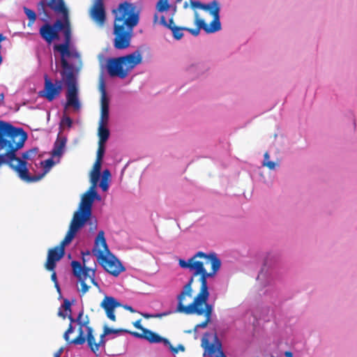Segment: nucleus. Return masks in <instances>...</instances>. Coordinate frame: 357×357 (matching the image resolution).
<instances>
[{
    "instance_id": "obj_46",
    "label": "nucleus",
    "mask_w": 357,
    "mask_h": 357,
    "mask_svg": "<svg viewBox=\"0 0 357 357\" xmlns=\"http://www.w3.org/2000/svg\"><path fill=\"white\" fill-rule=\"evenodd\" d=\"M63 351V348H60L56 352L54 353V357H60Z\"/></svg>"
},
{
    "instance_id": "obj_38",
    "label": "nucleus",
    "mask_w": 357,
    "mask_h": 357,
    "mask_svg": "<svg viewBox=\"0 0 357 357\" xmlns=\"http://www.w3.org/2000/svg\"><path fill=\"white\" fill-rule=\"evenodd\" d=\"M100 187L102 188L103 191H106L108 189V181L105 179H102L100 183Z\"/></svg>"
},
{
    "instance_id": "obj_39",
    "label": "nucleus",
    "mask_w": 357,
    "mask_h": 357,
    "mask_svg": "<svg viewBox=\"0 0 357 357\" xmlns=\"http://www.w3.org/2000/svg\"><path fill=\"white\" fill-rule=\"evenodd\" d=\"M263 165L267 167L270 169H274L275 167V163L272 161L263 162Z\"/></svg>"
},
{
    "instance_id": "obj_45",
    "label": "nucleus",
    "mask_w": 357,
    "mask_h": 357,
    "mask_svg": "<svg viewBox=\"0 0 357 357\" xmlns=\"http://www.w3.org/2000/svg\"><path fill=\"white\" fill-rule=\"evenodd\" d=\"M45 163V167H51L54 164V162L52 159H47L44 161Z\"/></svg>"
},
{
    "instance_id": "obj_54",
    "label": "nucleus",
    "mask_w": 357,
    "mask_h": 357,
    "mask_svg": "<svg viewBox=\"0 0 357 357\" xmlns=\"http://www.w3.org/2000/svg\"><path fill=\"white\" fill-rule=\"evenodd\" d=\"M96 2H99V0H95ZM100 3H103V0H100Z\"/></svg>"
},
{
    "instance_id": "obj_19",
    "label": "nucleus",
    "mask_w": 357,
    "mask_h": 357,
    "mask_svg": "<svg viewBox=\"0 0 357 357\" xmlns=\"http://www.w3.org/2000/svg\"><path fill=\"white\" fill-rule=\"evenodd\" d=\"M101 100H100V117L98 123H108L109 121V101L107 96L105 85L103 83L100 85Z\"/></svg>"
},
{
    "instance_id": "obj_56",
    "label": "nucleus",
    "mask_w": 357,
    "mask_h": 357,
    "mask_svg": "<svg viewBox=\"0 0 357 357\" xmlns=\"http://www.w3.org/2000/svg\"><path fill=\"white\" fill-rule=\"evenodd\" d=\"M184 7H185V8H187V7H188V3H185Z\"/></svg>"
},
{
    "instance_id": "obj_52",
    "label": "nucleus",
    "mask_w": 357,
    "mask_h": 357,
    "mask_svg": "<svg viewBox=\"0 0 357 357\" xmlns=\"http://www.w3.org/2000/svg\"><path fill=\"white\" fill-rule=\"evenodd\" d=\"M68 314H72L71 307H70V310H68Z\"/></svg>"
},
{
    "instance_id": "obj_26",
    "label": "nucleus",
    "mask_w": 357,
    "mask_h": 357,
    "mask_svg": "<svg viewBox=\"0 0 357 357\" xmlns=\"http://www.w3.org/2000/svg\"><path fill=\"white\" fill-rule=\"evenodd\" d=\"M160 24L161 25H162L163 26L169 29V30L173 29V27L176 26L174 24V14L169 18V22L166 21V19L164 16H161L160 20Z\"/></svg>"
},
{
    "instance_id": "obj_44",
    "label": "nucleus",
    "mask_w": 357,
    "mask_h": 357,
    "mask_svg": "<svg viewBox=\"0 0 357 357\" xmlns=\"http://www.w3.org/2000/svg\"><path fill=\"white\" fill-rule=\"evenodd\" d=\"M58 316L62 317L63 319H66L68 316V313L66 312H63L61 309H59L58 312Z\"/></svg>"
},
{
    "instance_id": "obj_21",
    "label": "nucleus",
    "mask_w": 357,
    "mask_h": 357,
    "mask_svg": "<svg viewBox=\"0 0 357 357\" xmlns=\"http://www.w3.org/2000/svg\"><path fill=\"white\" fill-rule=\"evenodd\" d=\"M203 312L202 314H196L197 315H204L205 320L200 324H198L195 327V331H197L199 328H206L208 324L211 321V314L213 312V306L208 303L202 306Z\"/></svg>"
},
{
    "instance_id": "obj_40",
    "label": "nucleus",
    "mask_w": 357,
    "mask_h": 357,
    "mask_svg": "<svg viewBox=\"0 0 357 357\" xmlns=\"http://www.w3.org/2000/svg\"><path fill=\"white\" fill-rule=\"evenodd\" d=\"M133 325L136 328L142 330V332H143V329H146L145 328L142 327V326L141 325V319L137 320L135 322L133 323Z\"/></svg>"
},
{
    "instance_id": "obj_48",
    "label": "nucleus",
    "mask_w": 357,
    "mask_h": 357,
    "mask_svg": "<svg viewBox=\"0 0 357 357\" xmlns=\"http://www.w3.org/2000/svg\"><path fill=\"white\" fill-rule=\"evenodd\" d=\"M264 162H268V161H269V160H268V159H269V154H268V152H266V153H264Z\"/></svg>"
},
{
    "instance_id": "obj_23",
    "label": "nucleus",
    "mask_w": 357,
    "mask_h": 357,
    "mask_svg": "<svg viewBox=\"0 0 357 357\" xmlns=\"http://www.w3.org/2000/svg\"><path fill=\"white\" fill-rule=\"evenodd\" d=\"M206 351L209 357H226L221 349L220 343L209 344L206 347Z\"/></svg>"
},
{
    "instance_id": "obj_36",
    "label": "nucleus",
    "mask_w": 357,
    "mask_h": 357,
    "mask_svg": "<svg viewBox=\"0 0 357 357\" xmlns=\"http://www.w3.org/2000/svg\"><path fill=\"white\" fill-rule=\"evenodd\" d=\"M101 162H102V161L96 160V162L93 165V170L91 172L100 174Z\"/></svg>"
},
{
    "instance_id": "obj_51",
    "label": "nucleus",
    "mask_w": 357,
    "mask_h": 357,
    "mask_svg": "<svg viewBox=\"0 0 357 357\" xmlns=\"http://www.w3.org/2000/svg\"><path fill=\"white\" fill-rule=\"evenodd\" d=\"M54 287H56V290L60 292V287L58 282L54 283Z\"/></svg>"
},
{
    "instance_id": "obj_17",
    "label": "nucleus",
    "mask_w": 357,
    "mask_h": 357,
    "mask_svg": "<svg viewBox=\"0 0 357 357\" xmlns=\"http://www.w3.org/2000/svg\"><path fill=\"white\" fill-rule=\"evenodd\" d=\"M122 305L114 297L106 296L100 303L106 313L107 317L112 321H116L114 310L116 307H121Z\"/></svg>"
},
{
    "instance_id": "obj_5",
    "label": "nucleus",
    "mask_w": 357,
    "mask_h": 357,
    "mask_svg": "<svg viewBox=\"0 0 357 357\" xmlns=\"http://www.w3.org/2000/svg\"><path fill=\"white\" fill-rule=\"evenodd\" d=\"M192 279H190L177 296L176 312L185 314H202L203 312L202 306L207 303L210 295L208 288L200 285L199 291L195 296L192 302L187 305H185L188 299L192 296Z\"/></svg>"
},
{
    "instance_id": "obj_24",
    "label": "nucleus",
    "mask_w": 357,
    "mask_h": 357,
    "mask_svg": "<svg viewBox=\"0 0 357 357\" xmlns=\"http://www.w3.org/2000/svg\"><path fill=\"white\" fill-rule=\"evenodd\" d=\"M107 123H98V143L105 144L109 137V130L107 128Z\"/></svg>"
},
{
    "instance_id": "obj_11",
    "label": "nucleus",
    "mask_w": 357,
    "mask_h": 357,
    "mask_svg": "<svg viewBox=\"0 0 357 357\" xmlns=\"http://www.w3.org/2000/svg\"><path fill=\"white\" fill-rule=\"evenodd\" d=\"M83 315L84 311L82 310L79 312L77 319L73 318L72 314H68L67 316L70 321V324L73 325V323L77 322L79 326L78 335L71 340V342L75 345H82L86 342V337L83 328H85L86 331H87V326H89L90 320L87 315H86L84 318H82Z\"/></svg>"
},
{
    "instance_id": "obj_34",
    "label": "nucleus",
    "mask_w": 357,
    "mask_h": 357,
    "mask_svg": "<svg viewBox=\"0 0 357 357\" xmlns=\"http://www.w3.org/2000/svg\"><path fill=\"white\" fill-rule=\"evenodd\" d=\"M61 125L66 126L68 128H71L73 125V120L68 116H64L61 121Z\"/></svg>"
},
{
    "instance_id": "obj_13",
    "label": "nucleus",
    "mask_w": 357,
    "mask_h": 357,
    "mask_svg": "<svg viewBox=\"0 0 357 357\" xmlns=\"http://www.w3.org/2000/svg\"><path fill=\"white\" fill-rule=\"evenodd\" d=\"M195 23L197 26L195 29L188 28L185 26H175L172 29V35L174 39L181 40L183 36V31H187L194 36H197L199 34L200 29L206 30L204 26V20L199 18V15L197 12L195 13Z\"/></svg>"
},
{
    "instance_id": "obj_3",
    "label": "nucleus",
    "mask_w": 357,
    "mask_h": 357,
    "mask_svg": "<svg viewBox=\"0 0 357 357\" xmlns=\"http://www.w3.org/2000/svg\"><path fill=\"white\" fill-rule=\"evenodd\" d=\"M114 13V46L117 50H124L130 45L133 29L139 21V13L136 6L128 1L120 3Z\"/></svg>"
},
{
    "instance_id": "obj_41",
    "label": "nucleus",
    "mask_w": 357,
    "mask_h": 357,
    "mask_svg": "<svg viewBox=\"0 0 357 357\" xmlns=\"http://www.w3.org/2000/svg\"><path fill=\"white\" fill-rule=\"evenodd\" d=\"M110 176H111V174H110L109 171L108 169H105L103 171L102 179H105V180L108 181V179L110 177Z\"/></svg>"
},
{
    "instance_id": "obj_25",
    "label": "nucleus",
    "mask_w": 357,
    "mask_h": 357,
    "mask_svg": "<svg viewBox=\"0 0 357 357\" xmlns=\"http://www.w3.org/2000/svg\"><path fill=\"white\" fill-rule=\"evenodd\" d=\"M23 10H24V12L26 14V17L29 19L28 25L31 26L35 22V21L36 20V13L33 10H32L26 7H24Z\"/></svg>"
},
{
    "instance_id": "obj_18",
    "label": "nucleus",
    "mask_w": 357,
    "mask_h": 357,
    "mask_svg": "<svg viewBox=\"0 0 357 357\" xmlns=\"http://www.w3.org/2000/svg\"><path fill=\"white\" fill-rule=\"evenodd\" d=\"M91 19L100 26H102L106 21V14L104 3L94 1L90 10Z\"/></svg>"
},
{
    "instance_id": "obj_14",
    "label": "nucleus",
    "mask_w": 357,
    "mask_h": 357,
    "mask_svg": "<svg viewBox=\"0 0 357 357\" xmlns=\"http://www.w3.org/2000/svg\"><path fill=\"white\" fill-rule=\"evenodd\" d=\"M107 335H105V330L103 329V333L100 336V340L98 342H96L95 336L93 335V330L89 326H87L86 335H85L86 342H87L88 346L90 349L98 356H99L97 352L98 351L100 347H105L106 341L105 337Z\"/></svg>"
},
{
    "instance_id": "obj_55",
    "label": "nucleus",
    "mask_w": 357,
    "mask_h": 357,
    "mask_svg": "<svg viewBox=\"0 0 357 357\" xmlns=\"http://www.w3.org/2000/svg\"><path fill=\"white\" fill-rule=\"evenodd\" d=\"M210 265V264H204V267L206 268V266Z\"/></svg>"
},
{
    "instance_id": "obj_8",
    "label": "nucleus",
    "mask_w": 357,
    "mask_h": 357,
    "mask_svg": "<svg viewBox=\"0 0 357 357\" xmlns=\"http://www.w3.org/2000/svg\"><path fill=\"white\" fill-rule=\"evenodd\" d=\"M83 264L77 261H73L71 266L73 275L78 279L81 284V296L84 295L90 289V285L87 284L89 280L96 287L99 288L98 282L95 280V269L89 268L86 266V260L83 258Z\"/></svg>"
},
{
    "instance_id": "obj_43",
    "label": "nucleus",
    "mask_w": 357,
    "mask_h": 357,
    "mask_svg": "<svg viewBox=\"0 0 357 357\" xmlns=\"http://www.w3.org/2000/svg\"><path fill=\"white\" fill-rule=\"evenodd\" d=\"M50 271L52 272L51 280L54 282V283L58 282L55 269Z\"/></svg>"
},
{
    "instance_id": "obj_27",
    "label": "nucleus",
    "mask_w": 357,
    "mask_h": 357,
    "mask_svg": "<svg viewBox=\"0 0 357 357\" xmlns=\"http://www.w3.org/2000/svg\"><path fill=\"white\" fill-rule=\"evenodd\" d=\"M38 150L37 149H30L22 153V158L21 160H23L26 162V165H27V162L25 161L26 160H31L33 156L37 154ZM20 160V158H19ZM27 167V166H26ZM28 169V168H26Z\"/></svg>"
},
{
    "instance_id": "obj_53",
    "label": "nucleus",
    "mask_w": 357,
    "mask_h": 357,
    "mask_svg": "<svg viewBox=\"0 0 357 357\" xmlns=\"http://www.w3.org/2000/svg\"><path fill=\"white\" fill-rule=\"evenodd\" d=\"M3 98H4L3 94H0V100H3Z\"/></svg>"
},
{
    "instance_id": "obj_47",
    "label": "nucleus",
    "mask_w": 357,
    "mask_h": 357,
    "mask_svg": "<svg viewBox=\"0 0 357 357\" xmlns=\"http://www.w3.org/2000/svg\"><path fill=\"white\" fill-rule=\"evenodd\" d=\"M123 307L124 309L130 311V312H135V310L130 305H123Z\"/></svg>"
},
{
    "instance_id": "obj_31",
    "label": "nucleus",
    "mask_w": 357,
    "mask_h": 357,
    "mask_svg": "<svg viewBox=\"0 0 357 357\" xmlns=\"http://www.w3.org/2000/svg\"><path fill=\"white\" fill-rule=\"evenodd\" d=\"M74 332V328L73 326V325L71 324H69L67 330L66 331V332L64 333L63 334V338L64 340L66 341V342L68 344H73L72 342H71V340L70 338V333H73Z\"/></svg>"
},
{
    "instance_id": "obj_7",
    "label": "nucleus",
    "mask_w": 357,
    "mask_h": 357,
    "mask_svg": "<svg viewBox=\"0 0 357 357\" xmlns=\"http://www.w3.org/2000/svg\"><path fill=\"white\" fill-rule=\"evenodd\" d=\"M98 196L96 190L91 189L83 195L79 210L75 212L69 228L77 232L90 220L92 205Z\"/></svg>"
},
{
    "instance_id": "obj_33",
    "label": "nucleus",
    "mask_w": 357,
    "mask_h": 357,
    "mask_svg": "<svg viewBox=\"0 0 357 357\" xmlns=\"http://www.w3.org/2000/svg\"><path fill=\"white\" fill-rule=\"evenodd\" d=\"M105 153V144L98 143V149L97 151L96 160L102 161Z\"/></svg>"
},
{
    "instance_id": "obj_30",
    "label": "nucleus",
    "mask_w": 357,
    "mask_h": 357,
    "mask_svg": "<svg viewBox=\"0 0 357 357\" xmlns=\"http://www.w3.org/2000/svg\"><path fill=\"white\" fill-rule=\"evenodd\" d=\"M104 330H105V335H110V334H118V333H129L128 331L127 330H125V329H121V328H118V329H114V328H109L107 326H104Z\"/></svg>"
},
{
    "instance_id": "obj_42",
    "label": "nucleus",
    "mask_w": 357,
    "mask_h": 357,
    "mask_svg": "<svg viewBox=\"0 0 357 357\" xmlns=\"http://www.w3.org/2000/svg\"><path fill=\"white\" fill-rule=\"evenodd\" d=\"M171 349H172V351L174 353H177L178 350H181V351H183L185 350V347H184V346H183V345H182V344H179V345L178 346V348H176H176H174V347H172L171 346Z\"/></svg>"
},
{
    "instance_id": "obj_20",
    "label": "nucleus",
    "mask_w": 357,
    "mask_h": 357,
    "mask_svg": "<svg viewBox=\"0 0 357 357\" xmlns=\"http://www.w3.org/2000/svg\"><path fill=\"white\" fill-rule=\"evenodd\" d=\"M132 335L137 337L146 340L151 343L164 342L165 344H169L168 340L160 336L158 333L151 331L149 329H143L142 333L137 332H130Z\"/></svg>"
},
{
    "instance_id": "obj_29",
    "label": "nucleus",
    "mask_w": 357,
    "mask_h": 357,
    "mask_svg": "<svg viewBox=\"0 0 357 357\" xmlns=\"http://www.w3.org/2000/svg\"><path fill=\"white\" fill-rule=\"evenodd\" d=\"M100 176V174L91 172L90 178H91V186L90 187L89 189L96 190V187L99 181Z\"/></svg>"
},
{
    "instance_id": "obj_1",
    "label": "nucleus",
    "mask_w": 357,
    "mask_h": 357,
    "mask_svg": "<svg viewBox=\"0 0 357 357\" xmlns=\"http://www.w3.org/2000/svg\"><path fill=\"white\" fill-rule=\"evenodd\" d=\"M47 6L56 13L61 14L63 19V20H56L53 24L45 22L40 28L39 33L47 44H51L54 40L59 39V31H63L64 43L54 46V50L58 51L61 56V65L62 70L60 71L61 80L59 83L61 84L63 82L67 86L65 108L71 107L75 110H79L81 107V104L78 97V87L74 73V67L66 59V57H70L71 55L70 50L71 27L68 10L63 0H49L47 2L41 0L38 3L37 10L40 15H43L42 20L45 22L50 18V15L46 10Z\"/></svg>"
},
{
    "instance_id": "obj_4",
    "label": "nucleus",
    "mask_w": 357,
    "mask_h": 357,
    "mask_svg": "<svg viewBox=\"0 0 357 357\" xmlns=\"http://www.w3.org/2000/svg\"><path fill=\"white\" fill-rule=\"evenodd\" d=\"M220 266L221 261L215 253L207 255L203 252H198L191 257L190 271H193V273L190 279H192L194 282L195 278L199 275V281L201 286L208 288L207 279L213 277L220 269Z\"/></svg>"
},
{
    "instance_id": "obj_22",
    "label": "nucleus",
    "mask_w": 357,
    "mask_h": 357,
    "mask_svg": "<svg viewBox=\"0 0 357 357\" xmlns=\"http://www.w3.org/2000/svg\"><path fill=\"white\" fill-rule=\"evenodd\" d=\"M67 139L66 137L58 136L54 144L52 151L53 156L60 157L63 153L66 146Z\"/></svg>"
},
{
    "instance_id": "obj_50",
    "label": "nucleus",
    "mask_w": 357,
    "mask_h": 357,
    "mask_svg": "<svg viewBox=\"0 0 357 357\" xmlns=\"http://www.w3.org/2000/svg\"><path fill=\"white\" fill-rule=\"evenodd\" d=\"M158 20V15L155 13L153 16V23H156Z\"/></svg>"
},
{
    "instance_id": "obj_16",
    "label": "nucleus",
    "mask_w": 357,
    "mask_h": 357,
    "mask_svg": "<svg viewBox=\"0 0 357 357\" xmlns=\"http://www.w3.org/2000/svg\"><path fill=\"white\" fill-rule=\"evenodd\" d=\"M61 91V86L59 84L56 86L46 75L45 77V88L44 90L40 91L39 94L41 97L46 98L49 101L53 100L58 96Z\"/></svg>"
},
{
    "instance_id": "obj_2",
    "label": "nucleus",
    "mask_w": 357,
    "mask_h": 357,
    "mask_svg": "<svg viewBox=\"0 0 357 357\" xmlns=\"http://www.w3.org/2000/svg\"><path fill=\"white\" fill-rule=\"evenodd\" d=\"M26 139L27 135L22 128H17L9 123L0 121V167L7 164L22 180L30 183L38 181L41 176H29L26 162L15 154L24 146Z\"/></svg>"
},
{
    "instance_id": "obj_49",
    "label": "nucleus",
    "mask_w": 357,
    "mask_h": 357,
    "mask_svg": "<svg viewBox=\"0 0 357 357\" xmlns=\"http://www.w3.org/2000/svg\"><path fill=\"white\" fill-rule=\"evenodd\" d=\"M284 355L286 357H293V354L289 351H285Z\"/></svg>"
},
{
    "instance_id": "obj_37",
    "label": "nucleus",
    "mask_w": 357,
    "mask_h": 357,
    "mask_svg": "<svg viewBox=\"0 0 357 357\" xmlns=\"http://www.w3.org/2000/svg\"><path fill=\"white\" fill-rule=\"evenodd\" d=\"M71 307V303L70 301L67 298H65L63 300V303L61 305V307L63 308L66 312L68 313V310H70V307Z\"/></svg>"
},
{
    "instance_id": "obj_15",
    "label": "nucleus",
    "mask_w": 357,
    "mask_h": 357,
    "mask_svg": "<svg viewBox=\"0 0 357 357\" xmlns=\"http://www.w3.org/2000/svg\"><path fill=\"white\" fill-rule=\"evenodd\" d=\"M93 255L98 259H100V255L102 256L110 255L111 252L107 246L106 239L105 238V232L102 230L98 231L95 239L94 248L93 249Z\"/></svg>"
},
{
    "instance_id": "obj_32",
    "label": "nucleus",
    "mask_w": 357,
    "mask_h": 357,
    "mask_svg": "<svg viewBox=\"0 0 357 357\" xmlns=\"http://www.w3.org/2000/svg\"><path fill=\"white\" fill-rule=\"evenodd\" d=\"M171 314V312H165L162 313H158V314H142V316L144 318L149 319V318H162L163 317L167 316Z\"/></svg>"
},
{
    "instance_id": "obj_35",
    "label": "nucleus",
    "mask_w": 357,
    "mask_h": 357,
    "mask_svg": "<svg viewBox=\"0 0 357 357\" xmlns=\"http://www.w3.org/2000/svg\"><path fill=\"white\" fill-rule=\"evenodd\" d=\"M178 264L183 268H189L190 270L191 258H190L188 260V261H186L183 259H179Z\"/></svg>"
},
{
    "instance_id": "obj_28",
    "label": "nucleus",
    "mask_w": 357,
    "mask_h": 357,
    "mask_svg": "<svg viewBox=\"0 0 357 357\" xmlns=\"http://www.w3.org/2000/svg\"><path fill=\"white\" fill-rule=\"evenodd\" d=\"M169 8L168 0H159L156 4V9L158 12L162 13Z\"/></svg>"
},
{
    "instance_id": "obj_9",
    "label": "nucleus",
    "mask_w": 357,
    "mask_h": 357,
    "mask_svg": "<svg viewBox=\"0 0 357 357\" xmlns=\"http://www.w3.org/2000/svg\"><path fill=\"white\" fill-rule=\"evenodd\" d=\"M76 234L77 231L69 228L60 244L48 250L47 261L45 264L46 270L53 271L55 269L56 262L60 261L65 255V247L71 243Z\"/></svg>"
},
{
    "instance_id": "obj_6",
    "label": "nucleus",
    "mask_w": 357,
    "mask_h": 357,
    "mask_svg": "<svg viewBox=\"0 0 357 357\" xmlns=\"http://www.w3.org/2000/svg\"><path fill=\"white\" fill-rule=\"evenodd\" d=\"M142 55L138 51L126 56L109 59L107 61V73L112 77L124 79L130 70L142 62Z\"/></svg>"
},
{
    "instance_id": "obj_12",
    "label": "nucleus",
    "mask_w": 357,
    "mask_h": 357,
    "mask_svg": "<svg viewBox=\"0 0 357 357\" xmlns=\"http://www.w3.org/2000/svg\"><path fill=\"white\" fill-rule=\"evenodd\" d=\"M98 260L107 273L115 277L125 271V268L121 263L112 254L107 256L100 255V259Z\"/></svg>"
},
{
    "instance_id": "obj_10",
    "label": "nucleus",
    "mask_w": 357,
    "mask_h": 357,
    "mask_svg": "<svg viewBox=\"0 0 357 357\" xmlns=\"http://www.w3.org/2000/svg\"><path fill=\"white\" fill-rule=\"evenodd\" d=\"M190 4L192 8H200L208 11L213 16V20L210 23L209 26L204 22V26L206 29L204 31L206 33H214L221 29V24L220 22V6L217 0H213L206 4L199 1H192Z\"/></svg>"
}]
</instances>
